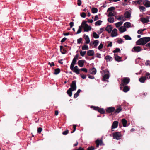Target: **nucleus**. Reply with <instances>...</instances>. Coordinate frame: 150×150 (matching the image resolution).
Masks as SVG:
<instances>
[{"instance_id":"obj_19","label":"nucleus","mask_w":150,"mask_h":150,"mask_svg":"<svg viewBox=\"0 0 150 150\" xmlns=\"http://www.w3.org/2000/svg\"><path fill=\"white\" fill-rule=\"evenodd\" d=\"M94 54V52L93 50H89L87 52V54L88 56H93Z\"/></svg>"},{"instance_id":"obj_45","label":"nucleus","mask_w":150,"mask_h":150,"mask_svg":"<svg viewBox=\"0 0 150 150\" xmlns=\"http://www.w3.org/2000/svg\"><path fill=\"white\" fill-rule=\"evenodd\" d=\"M146 79H150V73L148 72L146 73L144 76Z\"/></svg>"},{"instance_id":"obj_25","label":"nucleus","mask_w":150,"mask_h":150,"mask_svg":"<svg viewBox=\"0 0 150 150\" xmlns=\"http://www.w3.org/2000/svg\"><path fill=\"white\" fill-rule=\"evenodd\" d=\"M119 30L120 32L123 33L126 30V29L125 27H123L122 26L120 27Z\"/></svg>"},{"instance_id":"obj_8","label":"nucleus","mask_w":150,"mask_h":150,"mask_svg":"<svg viewBox=\"0 0 150 150\" xmlns=\"http://www.w3.org/2000/svg\"><path fill=\"white\" fill-rule=\"evenodd\" d=\"M115 108L113 107H107L106 109V111L108 113H112L115 110Z\"/></svg>"},{"instance_id":"obj_13","label":"nucleus","mask_w":150,"mask_h":150,"mask_svg":"<svg viewBox=\"0 0 150 150\" xmlns=\"http://www.w3.org/2000/svg\"><path fill=\"white\" fill-rule=\"evenodd\" d=\"M131 12L130 11H126L124 13L125 17L126 18H130L131 17Z\"/></svg>"},{"instance_id":"obj_18","label":"nucleus","mask_w":150,"mask_h":150,"mask_svg":"<svg viewBox=\"0 0 150 150\" xmlns=\"http://www.w3.org/2000/svg\"><path fill=\"white\" fill-rule=\"evenodd\" d=\"M118 122L117 121H114L113 122L112 124V126L111 127L112 129H115V128H116L118 126Z\"/></svg>"},{"instance_id":"obj_28","label":"nucleus","mask_w":150,"mask_h":150,"mask_svg":"<svg viewBox=\"0 0 150 150\" xmlns=\"http://www.w3.org/2000/svg\"><path fill=\"white\" fill-rule=\"evenodd\" d=\"M105 59L107 61H110L112 60V58L110 55H107L105 57Z\"/></svg>"},{"instance_id":"obj_53","label":"nucleus","mask_w":150,"mask_h":150,"mask_svg":"<svg viewBox=\"0 0 150 150\" xmlns=\"http://www.w3.org/2000/svg\"><path fill=\"white\" fill-rule=\"evenodd\" d=\"M103 47V45L102 43H100L99 46L98 47V49L99 50H101V49Z\"/></svg>"},{"instance_id":"obj_55","label":"nucleus","mask_w":150,"mask_h":150,"mask_svg":"<svg viewBox=\"0 0 150 150\" xmlns=\"http://www.w3.org/2000/svg\"><path fill=\"white\" fill-rule=\"evenodd\" d=\"M95 149V148L92 146L88 147L86 150H94Z\"/></svg>"},{"instance_id":"obj_54","label":"nucleus","mask_w":150,"mask_h":150,"mask_svg":"<svg viewBox=\"0 0 150 150\" xmlns=\"http://www.w3.org/2000/svg\"><path fill=\"white\" fill-rule=\"evenodd\" d=\"M69 132V130H67L63 132L62 133V134L64 135H66Z\"/></svg>"},{"instance_id":"obj_40","label":"nucleus","mask_w":150,"mask_h":150,"mask_svg":"<svg viewBox=\"0 0 150 150\" xmlns=\"http://www.w3.org/2000/svg\"><path fill=\"white\" fill-rule=\"evenodd\" d=\"M99 43V41L98 40H95L93 41V44L94 46V47H95L97 46Z\"/></svg>"},{"instance_id":"obj_58","label":"nucleus","mask_w":150,"mask_h":150,"mask_svg":"<svg viewBox=\"0 0 150 150\" xmlns=\"http://www.w3.org/2000/svg\"><path fill=\"white\" fill-rule=\"evenodd\" d=\"M139 9L141 11H145V10L146 8L145 7L143 6H140L139 7Z\"/></svg>"},{"instance_id":"obj_26","label":"nucleus","mask_w":150,"mask_h":150,"mask_svg":"<svg viewBox=\"0 0 150 150\" xmlns=\"http://www.w3.org/2000/svg\"><path fill=\"white\" fill-rule=\"evenodd\" d=\"M63 48V46H62L61 45L60 46V49L61 52L62 54H64L66 53L67 51L65 49H63V50H62Z\"/></svg>"},{"instance_id":"obj_56","label":"nucleus","mask_w":150,"mask_h":150,"mask_svg":"<svg viewBox=\"0 0 150 150\" xmlns=\"http://www.w3.org/2000/svg\"><path fill=\"white\" fill-rule=\"evenodd\" d=\"M114 16V14L112 12H110L109 13L108 15V17H111V16Z\"/></svg>"},{"instance_id":"obj_52","label":"nucleus","mask_w":150,"mask_h":150,"mask_svg":"<svg viewBox=\"0 0 150 150\" xmlns=\"http://www.w3.org/2000/svg\"><path fill=\"white\" fill-rule=\"evenodd\" d=\"M104 28H102L100 29V30L98 32V33L99 34H100L104 30Z\"/></svg>"},{"instance_id":"obj_16","label":"nucleus","mask_w":150,"mask_h":150,"mask_svg":"<svg viewBox=\"0 0 150 150\" xmlns=\"http://www.w3.org/2000/svg\"><path fill=\"white\" fill-rule=\"evenodd\" d=\"M143 4L146 7H150V1L145 0L143 1Z\"/></svg>"},{"instance_id":"obj_44","label":"nucleus","mask_w":150,"mask_h":150,"mask_svg":"<svg viewBox=\"0 0 150 150\" xmlns=\"http://www.w3.org/2000/svg\"><path fill=\"white\" fill-rule=\"evenodd\" d=\"M117 42L119 44H122L124 42V41L121 38H118V40L117 41Z\"/></svg>"},{"instance_id":"obj_48","label":"nucleus","mask_w":150,"mask_h":150,"mask_svg":"<svg viewBox=\"0 0 150 150\" xmlns=\"http://www.w3.org/2000/svg\"><path fill=\"white\" fill-rule=\"evenodd\" d=\"M120 48H116L115 50L113 51V53H117L120 52Z\"/></svg>"},{"instance_id":"obj_62","label":"nucleus","mask_w":150,"mask_h":150,"mask_svg":"<svg viewBox=\"0 0 150 150\" xmlns=\"http://www.w3.org/2000/svg\"><path fill=\"white\" fill-rule=\"evenodd\" d=\"M77 5L78 6H80L81 4V0H77Z\"/></svg>"},{"instance_id":"obj_60","label":"nucleus","mask_w":150,"mask_h":150,"mask_svg":"<svg viewBox=\"0 0 150 150\" xmlns=\"http://www.w3.org/2000/svg\"><path fill=\"white\" fill-rule=\"evenodd\" d=\"M80 15L82 18H85L86 16V14L84 12H82Z\"/></svg>"},{"instance_id":"obj_22","label":"nucleus","mask_w":150,"mask_h":150,"mask_svg":"<svg viewBox=\"0 0 150 150\" xmlns=\"http://www.w3.org/2000/svg\"><path fill=\"white\" fill-rule=\"evenodd\" d=\"M74 90H72L71 88H69L67 91V94L70 97H71L72 96V91H73Z\"/></svg>"},{"instance_id":"obj_14","label":"nucleus","mask_w":150,"mask_h":150,"mask_svg":"<svg viewBox=\"0 0 150 150\" xmlns=\"http://www.w3.org/2000/svg\"><path fill=\"white\" fill-rule=\"evenodd\" d=\"M117 29L116 28L114 29L111 33V37H113L117 36Z\"/></svg>"},{"instance_id":"obj_21","label":"nucleus","mask_w":150,"mask_h":150,"mask_svg":"<svg viewBox=\"0 0 150 150\" xmlns=\"http://www.w3.org/2000/svg\"><path fill=\"white\" fill-rule=\"evenodd\" d=\"M84 36H85V43L86 44H88L90 42V40L88 36L87 35H86L85 34H84Z\"/></svg>"},{"instance_id":"obj_4","label":"nucleus","mask_w":150,"mask_h":150,"mask_svg":"<svg viewBox=\"0 0 150 150\" xmlns=\"http://www.w3.org/2000/svg\"><path fill=\"white\" fill-rule=\"evenodd\" d=\"M103 71L105 74L103 76V80L105 81H107V80L110 77L109 72L108 70L107 69H105Z\"/></svg>"},{"instance_id":"obj_3","label":"nucleus","mask_w":150,"mask_h":150,"mask_svg":"<svg viewBox=\"0 0 150 150\" xmlns=\"http://www.w3.org/2000/svg\"><path fill=\"white\" fill-rule=\"evenodd\" d=\"M87 21H83L81 23L82 28H83L84 32H88L91 29V27L89 26L87 23Z\"/></svg>"},{"instance_id":"obj_2","label":"nucleus","mask_w":150,"mask_h":150,"mask_svg":"<svg viewBox=\"0 0 150 150\" xmlns=\"http://www.w3.org/2000/svg\"><path fill=\"white\" fill-rule=\"evenodd\" d=\"M130 81V78L129 77H124L122 80V83L120 85V89L122 90V87L128 84Z\"/></svg>"},{"instance_id":"obj_31","label":"nucleus","mask_w":150,"mask_h":150,"mask_svg":"<svg viewBox=\"0 0 150 150\" xmlns=\"http://www.w3.org/2000/svg\"><path fill=\"white\" fill-rule=\"evenodd\" d=\"M98 112L101 114H104L105 112V110L103 108H99Z\"/></svg>"},{"instance_id":"obj_5","label":"nucleus","mask_w":150,"mask_h":150,"mask_svg":"<svg viewBox=\"0 0 150 150\" xmlns=\"http://www.w3.org/2000/svg\"><path fill=\"white\" fill-rule=\"evenodd\" d=\"M121 134L120 132H117L114 133L113 134V138L117 139L119 140L121 138Z\"/></svg>"},{"instance_id":"obj_59","label":"nucleus","mask_w":150,"mask_h":150,"mask_svg":"<svg viewBox=\"0 0 150 150\" xmlns=\"http://www.w3.org/2000/svg\"><path fill=\"white\" fill-rule=\"evenodd\" d=\"M96 57H97V58H101V54L100 53H97L96 54Z\"/></svg>"},{"instance_id":"obj_29","label":"nucleus","mask_w":150,"mask_h":150,"mask_svg":"<svg viewBox=\"0 0 150 150\" xmlns=\"http://www.w3.org/2000/svg\"><path fill=\"white\" fill-rule=\"evenodd\" d=\"M81 90L80 89H79L77 92L74 95V98H76L79 95V93L80 92Z\"/></svg>"},{"instance_id":"obj_15","label":"nucleus","mask_w":150,"mask_h":150,"mask_svg":"<svg viewBox=\"0 0 150 150\" xmlns=\"http://www.w3.org/2000/svg\"><path fill=\"white\" fill-rule=\"evenodd\" d=\"M113 28L111 25H108L105 28V30L107 31L108 33H110L112 29Z\"/></svg>"},{"instance_id":"obj_36","label":"nucleus","mask_w":150,"mask_h":150,"mask_svg":"<svg viewBox=\"0 0 150 150\" xmlns=\"http://www.w3.org/2000/svg\"><path fill=\"white\" fill-rule=\"evenodd\" d=\"M108 21L110 23H112L114 22V19L113 17H110L108 18Z\"/></svg>"},{"instance_id":"obj_33","label":"nucleus","mask_w":150,"mask_h":150,"mask_svg":"<svg viewBox=\"0 0 150 150\" xmlns=\"http://www.w3.org/2000/svg\"><path fill=\"white\" fill-rule=\"evenodd\" d=\"M77 60V59L74 58L73 59L72 63L71 64L70 66H74L75 64H76V62Z\"/></svg>"},{"instance_id":"obj_39","label":"nucleus","mask_w":150,"mask_h":150,"mask_svg":"<svg viewBox=\"0 0 150 150\" xmlns=\"http://www.w3.org/2000/svg\"><path fill=\"white\" fill-rule=\"evenodd\" d=\"M82 49L83 50H88L89 48L88 45H85L82 46Z\"/></svg>"},{"instance_id":"obj_64","label":"nucleus","mask_w":150,"mask_h":150,"mask_svg":"<svg viewBox=\"0 0 150 150\" xmlns=\"http://www.w3.org/2000/svg\"><path fill=\"white\" fill-rule=\"evenodd\" d=\"M145 46L150 49V42L146 44L145 45Z\"/></svg>"},{"instance_id":"obj_20","label":"nucleus","mask_w":150,"mask_h":150,"mask_svg":"<svg viewBox=\"0 0 150 150\" xmlns=\"http://www.w3.org/2000/svg\"><path fill=\"white\" fill-rule=\"evenodd\" d=\"M84 63V61L82 60L78 61V62L79 66L81 67H82L83 66Z\"/></svg>"},{"instance_id":"obj_12","label":"nucleus","mask_w":150,"mask_h":150,"mask_svg":"<svg viewBox=\"0 0 150 150\" xmlns=\"http://www.w3.org/2000/svg\"><path fill=\"white\" fill-rule=\"evenodd\" d=\"M74 66H70V68L71 70L73 71L74 72H75L77 74H79L80 73V69H75L74 68Z\"/></svg>"},{"instance_id":"obj_32","label":"nucleus","mask_w":150,"mask_h":150,"mask_svg":"<svg viewBox=\"0 0 150 150\" xmlns=\"http://www.w3.org/2000/svg\"><path fill=\"white\" fill-rule=\"evenodd\" d=\"M60 72V70L59 68H57L54 70V74L55 75H57L59 74Z\"/></svg>"},{"instance_id":"obj_34","label":"nucleus","mask_w":150,"mask_h":150,"mask_svg":"<svg viewBox=\"0 0 150 150\" xmlns=\"http://www.w3.org/2000/svg\"><path fill=\"white\" fill-rule=\"evenodd\" d=\"M82 26L81 25V26H79L78 30L77 32L75 33L76 35L79 34L82 31Z\"/></svg>"},{"instance_id":"obj_10","label":"nucleus","mask_w":150,"mask_h":150,"mask_svg":"<svg viewBox=\"0 0 150 150\" xmlns=\"http://www.w3.org/2000/svg\"><path fill=\"white\" fill-rule=\"evenodd\" d=\"M95 142L96 145V147H98L99 145H104V144H103L102 139L96 140Z\"/></svg>"},{"instance_id":"obj_38","label":"nucleus","mask_w":150,"mask_h":150,"mask_svg":"<svg viewBox=\"0 0 150 150\" xmlns=\"http://www.w3.org/2000/svg\"><path fill=\"white\" fill-rule=\"evenodd\" d=\"M98 9L97 8L93 7L91 9L92 12L93 13H95L97 12Z\"/></svg>"},{"instance_id":"obj_50","label":"nucleus","mask_w":150,"mask_h":150,"mask_svg":"<svg viewBox=\"0 0 150 150\" xmlns=\"http://www.w3.org/2000/svg\"><path fill=\"white\" fill-rule=\"evenodd\" d=\"M142 1V0H138L135 1L134 2L136 4H140Z\"/></svg>"},{"instance_id":"obj_6","label":"nucleus","mask_w":150,"mask_h":150,"mask_svg":"<svg viewBox=\"0 0 150 150\" xmlns=\"http://www.w3.org/2000/svg\"><path fill=\"white\" fill-rule=\"evenodd\" d=\"M143 49L140 46H134L131 50V51L135 53H137L142 50Z\"/></svg>"},{"instance_id":"obj_51","label":"nucleus","mask_w":150,"mask_h":150,"mask_svg":"<svg viewBox=\"0 0 150 150\" xmlns=\"http://www.w3.org/2000/svg\"><path fill=\"white\" fill-rule=\"evenodd\" d=\"M115 8L114 7H113V6H112V7H110L109 8L108 10H107V11H112L113 10H115Z\"/></svg>"},{"instance_id":"obj_7","label":"nucleus","mask_w":150,"mask_h":150,"mask_svg":"<svg viewBox=\"0 0 150 150\" xmlns=\"http://www.w3.org/2000/svg\"><path fill=\"white\" fill-rule=\"evenodd\" d=\"M76 80L72 81L71 84L70 85L71 88H71L72 90H76Z\"/></svg>"},{"instance_id":"obj_1","label":"nucleus","mask_w":150,"mask_h":150,"mask_svg":"<svg viewBox=\"0 0 150 150\" xmlns=\"http://www.w3.org/2000/svg\"><path fill=\"white\" fill-rule=\"evenodd\" d=\"M150 41V37H144L139 39L136 43L137 45H144L148 42Z\"/></svg>"},{"instance_id":"obj_24","label":"nucleus","mask_w":150,"mask_h":150,"mask_svg":"<svg viewBox=\"0 0 150 150\" xmlns=\"http://www.w3.org/2000/svg\"><path fill=\"white\" fill-rule=\"evenodd\" d=\"M146 79L144 76H142L139 79V81L141 83H144Z\"/></svg>"},{"instance_id":"obj_17","label":"nucleus","mask_w":150,"mask_h":150,"mask_svg":"<svg viewBox=\"0 0 150 150\" xmlns=\"http://www.w3.org/2000/svg\"><path fill=\"white\" fill-rule=\"evenodd\" d=\"M89 71L90 74H93L95 75L96 73V70L95 67H93L92 69L89 70Z\"/></svg>"},{"instance_id":"obj_11","label":"nucleus","mask_w":150,"mask_h":150,"mask_svg":"<svg viewBox=\"0 0 150 150\" xmlns=\"http://www.w3.org/2000/svg\"><path fill=\"white\" fill-rule=\"evenodd\" d=\"M130 88L128 86L125 85L122 87V90L125 93H126L129 91L130 90Z\"/></svg>"},{"instance_id":"obj_47","label":"nucleus","mask_w":150,"mask_h":150,"mask_svg":"<svg viewBox=\"0 0 150 150\" xmlns=\"http://www.w3.org/2000/svg\"><path fill=\"white\" fill-rule=\"evenodd\" d=\"M116 17H117L118 18H117V19L118 20H120L121 19H123L124 18V16L123 15H119L117 16H116Z\"/></svg>"},{"instance_id":"obj_41","label":"nucleus","mask_w":150,"mask_h":150,"mask_svg":"<svg viewBox=\"0 0 150 150\" xmlns=\"http://www.w3.org/2000/svg\"><path fill=\"white\" fill-rule=\"evenodd\" d=\"M123 22L121 21L118 22L115 24V25L116 28H118L122 24Z\"/></svg>"},{"instance_id":"obj_46","label":"nucleus","mask_w":150,"mask_h":150,"mask_svg":"<svg viewBox=\"0 0 150 150\" xmlns=\"http://www.w3.org/2000/svg\"><path fill=\"white\" fill-rule=\"evenodd\" d=\"M91 108L93 109V110H95L96 111H98V110L99 108V107H98L95 106H91Z\"/></svg>"},{"instance_id":"obj_63","label":"nucleus","mask_w":150,"mask_h":150,"mask_svg":"<svg viewBox=\"0 0 150 150\" xmlns=\"http://www.w3.org/2000/svg\"><path fill=\"white\" fill-rule=\"evenodd\" d=\"M42 128L41 127H39L38 129V133H40L42 130Z\"/></svg>"},{"instance_id":"obj_43","label":"nucleus","mask_w":150,"mask_h":150,"mask_svg":"<svg viewBox=\"0 0 150 150\" xmlns=\"http://www.w3.org/2000/svg\"><path fill=\"white\" fill-rule=\"evenodd\" d=\"M123 37L127 40H131L132 39L129 36L127 35H124Z\"/></svg>"},{"instance_id":"obj_61","label":"nucleus","mask_w":150,"mask_h":150,"mask_svg":"<svg viewBox=\"0 0 150 150\" xmlns=\"http://www.w3.org/2000/svg\"><path fill=\"white\" fill-rule=\"evenodd\" d=\"M82 41V38H80L77 40V43L80 44Z\"/></svg>"},{"instance_id":"obj_30","label":"nucleus","mask_w":150,"mask_h":150,"mask_svg":"<svg viewBox=\"0 0 150 150\" xmlns=\"http://www.w3.org/2000/svg\"><path fill=\"white\" fill-rule=\"evenodd\" d=\"M124 25L125 28H129L131 27V23L130 22H126L124 23Z\"/></svg>"},{"instance_id":"obj_9","label":"nucleus","mask_w":150,"mask_h":150,"mask_svg":"<svg viewBox=\"0 0 150 150\" xmlns=\"http://www.w3.org/2000/svg\"><path fill=\"white\" fill-rule=\"evenodd\" d=\"M149 16H147V18L142 17L140 19V21L143 23H145L149 22Z\"/></svg>"},{"instance_id":"obj_23","label":"nucleus","mask_w":150,"mask_h":150,"mask_svg":"<svg viewBox=\"0 0 150 150\" xmlns=\"http://www.w3.org/2000/svg\"><path fill=\"white\" fill-rule=\"evenodd\" d=\"M115 56V60L117 62H120L121 61V57L118 56V55H115V54H114Z\"/></svg>"},{"instance_id":"obj_49","label":"nucleus","mask_w":150,"mask_h":150,"mask_svg":"<svg viewBox=\"0 0 150 150\" xmlns=\"http://www.w3.org/2000/svg\"><path fill=\"white\" fill-rule=\"evenodd\" d=\"M86 53V51H81L80 52V54L81 56L82 57H83L84 56Z\"/></svg>"},{"instance_id":"obj_57","label":"nucleus","mask_w":150,"mask_h":150,"mask_svg":"<svg viewBox=\"0 0 150 150\" xmlns=\"http://www.w3.org/2000/svg\"><path fill=\"white\" fill-rule=\"evenodd\" d=\"M80 70L82 71H84L86 73H87L88 72L87 69L86 68H81Z\"/></svg>"},{"instance_id":"obj_37","label":"nucleus","mask_w":150,"mask_h":150,"mask_svg":"<svg viewBox=\"0 0 150 150\" xmlns=\"http://www.w3.org/2000/svg\"><path fill=\"white\" fill-rule=\"evenodd\" d=\"M102 21L101 20H99L97 21L95 23V24L96 26H99L101 25Z\"/></svg>"},{"instance_id":"obj_27","label":"nucleus","mask_w":150,"mask_h":150,"mask_svg":"<svg viewBox=\"0 0 150 150\" xmlns=\"http://www.w3.org/2000/svg\"><path fill=\"white\" fill-rule=\"evenodd\" d=\"M122 122L123 126L124 127H126L127 126V121L125 119H122Z\"/></svg>"},{"instance_id":"obj_35","label":"nucleus","mask_w":150,"mask_h":150,"mask_svg":"<svg viewBox=\"0 0 150 150\" xmlns=\"http://www.w3.org/2000/svg\"><path fill=\"white\" fill-rule=\"evenodd\" d=\"M122 108L120 106L119 107L117 108L115 110V113H119L121 110H122Z\"/></svg>"},{"instance_id":"obj_42","label":"nucleus","mask_w":150,"mask_h":150,"mask_svg":"<svg viewBox=\"0 0 150 150\" xmlns=\"http://www.w3.org/2000/svg\"><path fill=\"white\" fill-rule=\"evenodd\" d=\"M93 37L96 39L98 38H99V35L98 34H97L95 32L93 33Z\"/></svg>"}]
</instances>
